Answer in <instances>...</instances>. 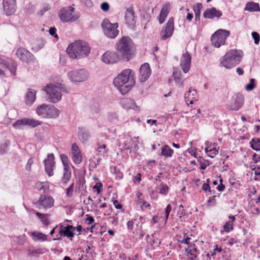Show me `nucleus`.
<instances>
[{"label": "nucleus", "mask_w": 260, "mask_h": 260, "mask_svg": "<svg viewBox=\"0 0 260 260\" xmlns=\"http://www.w3.org/2000/svg\"><path fill=\"white\" fill-rule=\"evenodd\" d=\"M113 83L122 94L127 93L135 84V77L132 70L127 69L122 71L114 79Z\"/></svg>", "instance_id": "f257e3e1"}, {"label": "nucleus", "mask_w": 260, "mask_h": 260, "mask_svg": "<svg viewBox=\"0 0 260 260\" xmlns=\"http://www.w3.org/2000/svg\"><path fill=\"white\" fill-rule=\"evenodd\" d=\"M90 51L87 43L82 40L76 41L70 44L67 49V53L70 57L80 59L86 57Z\"/></svg>", "instance_id": "f03ea898"}, {"label": "nucleus", "mask_w": 260, "mask_h": 260, "mask_svg": "<svg viewBox=\"0 0 260 260\" xmlns=\"http://www.w3.org/2000/svg\"><path fill=\"white\" fill-rule=\"evenodd\" d=\"M242 56L243 52L241 50H230L220 59L219 66L231 69L240 63Z\"/></svg>", "instance_id": "7ed1b4c3"}, {"label": "nucleus", "mask_w": 260, "mask_h": 260, "mask_svg": "<svg viewBox=\"0 0 260 260\" xmlns=\"http://www.w3.org/2000/svg\"><path fill=\"white\" fill-rule=\"evenodd\" d=\"M45 91L49 95L50 101L53 103H58L61 99V92L69 93L70 89L66 88L61 83L50 84L45 87Z\"/></svg>", "instance_id": "20e7f679"}, {"label": "nucleus", "mask_w": 260, "mask_h": 260, "mask_svg": "<svg viewBox=\"0 0 260 260\" xmlns=\"http://www.w3.org/2000/svg\"><path fill=\"white\" fill-rule=\"evenodd\" d=\"M133 42L126 36L122 37L116 44V48L123 59L128 61L132 57Z\"/></svg>", "instance_id": "39448f33"}, {"label": "nucleus", "mask_w": 260, "mask_h": 260, "mask_svg": "<svg viewBox=\"0 0 260 260\" xmlns=\"http://www.w3.org/2000/svg\"><path fill=\"white\" fill-rule=\"evenodd\" d=\"M36 113L41 118L55 119L59 116L60 111L53 105L42 104L37 107Z\"/></svg>", "instance_id": "423d86ee"}, {"label": "nucleus", "mask_w": 260, "mask_h": 260, "mask_svg": "<svg viewBox=\"0 0 260 260\" xmlns=\"http://www.w3.org/2000/svg\"><path fill=\"white\" fill-rule=\"evenodd\" d=\"M59 17L63 22H73L80 17L78 13L75 12V9L72 7H68L61 9L59 12Z\"/></svg>", "instance_id": "0eeeda50"}, {"label": "nucleus", "mask_w": 260, "mask_h": 260, "mask_svg": "<svg viewBox=\"0 0 260 260\" xmlns=\"http://www.w3.org/2000/svg\"><path fill=\"white\" fill-rule=\"evenodd\" d=\"M101 25L104 33L107 37L110 39H114L117 36L119 33L117 29L118 23H112L108 19H104Z\"/></svg>", "instance_id": "6e6552de"}, {"label": "nucleus", "mask_w": 260, "mask_h": 260, "mask_svg": "<svg viewBox=\"0 0 260 260\" xmlns=\"http://www.w3.org/2000/svg\"><path fill=\"white\" fill-rule=\"evenodd\" d=\"M230 35L229 30L220 29L215 32L211 36V41L212 44L216 48L224 45L227 37Z\"/></svg>", "instance_id": "1a4fd4ad"}, {"label": "nucleus", "mask_w": 260, "mask_h": 260, "mask_svg": "<svg viewBox=\"0 0 260 260\" xmlns=\"http://www.w3.org/2000/svg\"><path fill=\"white\" fill-rule=\"evenodd\" d=\"M68 77L72 82H83L87 79L88 73L85 69L72 71L68 73Z\"/></svg>", "instance_id": "9d476101"}, {"label": "nucleus", "mask_w": 260, "mask_h": 260, "mask_svg": "<svg viewBox=\"0 0 260 260\" xmlns=\"http://www.w3.org/2000/svg\"><path fill=\"white\" fill-rule=\"evenodd\" d=\"M54 203V200L51 196L41 194L34 204L39 209H48L53 206Z\"/></svg>", "instance_id": "9b49d317"}, {"label": "nucleus", "mask_w": 260, "mask_h": 260, "mask_svg": "<svg viewBox=\"0 0 260 260\" xmlns=\"http://www.w3.org/2000/svg\"><path fill=\"white\" fill-rule=\"evenodd\" d=\"M174 21L173 17L170 18L166 26L161 30V40H165L172 36L174 29Z\"/></svg>", "instance_id": "f8f14e48"}, {"label": "nucleus", "mask_w": 260, "mask_h": 260, "mask_svg": "<svg viewBox=\"0 0 260 260\" xmlns=\"http://www.w3.org/2000/svg\"><path fill=\"white\" fill-rule=\"evenodd\" d=\"M45 166V170L48 176L53 175V170L55 166L54 156L53 153H49L47 158L43 161Z\"/></svg>", "instance_id": "ddd939ff"}, {"label": "nucleus", "mask_w": 260, "mask_h": 260, "mask_svg": "<svg viewBox=\"0 0 260 260\" xmlns=\"http://www.w3.org/2000/svg\"><path fill=\"white\" fill-rule=\"evenodd\" d=\"M16 55L20 60L26 62L32 60L34 57L33 55L28 50L23 47L17 49Z\"/></svg>", "instance_id": "4468645a"}, {"label": "nucleus", "mask_w": 260, "mask_h": 260, "mask_svg": "<svg viewBox=\"0 0 260 260\" xmlns=\"http://www.w3.org/2000/svg\"><path fill=\"white\" fill-rule=\"evenodd\" d=\"M244 98L241 94H237L235 98L232 99V101L229 106L230 110L238 111L243 105Z\"/></svg>", "instance_id": "2eb2a0df"}, {"label": "nucleus", "mask_w": 260, "mask_h": 260, "mask_svg": "<svg viewBox=\"0 0 260 260\" xmlns=\"http://www.w3.org/2000/svg\"><path fill=\"white\" fill-rule=\"evenodd\" d=\"M3 10L7 15L14 14L16 10V0H3Z\"/></svg>", "instance_id": "dca6fc26"}, {"label": "nucleus", "mask_w": 260, "mask_h": 260, "mask_svg": "<svg viewBox=\"0 0 260 260\" xmlns=\"http://www.w3.org/2000/svg\"><path fill=\"white\" fill-rule=\"evenodd\" d=\"M119 59V55L116 52L107 51L102 56V60L106 63H114Z\"/></svg>", "instance_id": "f3484780"}, {"label": "nucleus", "mask_w": 260, "mask_h": 260, "mask_svg": "<svg viewBox=\"0 0 260 260\" xmlns=\"http://www.w3.org/2000/svg\"><path fill=\"white\" fill-rule=\"evenodd\" d=\"M151 71L149 64L147 63H145L140 67L139 80L141 82H144L149 78Z\"/></svg>", "instance_id": "a211bd4d"}, {"label": "nucleus", "mask_w": 260, "mask_h": 260, "mask_svg": "<svg viewBox=\"0 0 260 260\" xmlns=\"http://www.w3.org/2000/svg\"><path fill=\"white\" fill-rule=\"evenodd\" d=\"M205 144L206 146L205 151L209 157L213 158L218 154L219 148L216 147L217 145L216 143H212L209 141H206Z\"/></svg>", "instance_id": "6ab92c4d"}, {"label": "nucleus", "mask_w": 260, "mask_h": 260, "mask_svg": "<svg viewBox=\"0 0 260 260\" xmlns=\"http://www.w3.org/2000/svg\"><path fill=\"white\" fill-rule=\"evenodd\" d=\"M191 56L188 52H186L182 55L180 66L184 73H186L190 68Z\"/></svg>", "instance_id": "aec40b11"}, {"label": "nucleus", "mask_w": 260, "mask_h": 260, "mask_svg": "<svg viewBox=\"0 0 260 260\" xmlns=\"http://www.w3.org/2000/svg\"><path fill=\"white\" fill-rule=\"evenodd\" d=\"M125 19L126 24L131 28H133L135 26L136 21L135 19L134 11L132 7H130L127 9L125 13Z\"/></svg>", "instance_id": "412c9836"}, {"label": "nucleus", "mask_w": 260, "mask_h": 260, "mask_svg": "<svg viewBox=\"0 0 260 260\" xmlns=\"http://www.w3.org/2000/svg\"><path fill=\"white\" fill-rule=\"evenodd\" d=\"M72 154L73 161L76 164H80L82 161V156L78 146L73 143L72 146Z\"/></svg>", "instance_id": "4be33fe9"}, {"label": "nucleus", "mask_w": 260, "mask_h": 260, "mask_svg": "<svg viewBox=\"0 0 260 260\" xmlns=\"http://www.w3.org/2000/svg\"><path fill=\"white\" fill-rule=\"evenodd\" d=\"M222 15V12L214 7L206 9L203 13V16L206 19H213L215 17L218 18Z\"/></svg>", "instance_id": "5701e85b"}, {"label": "nucleus", "mask_w": 260, "mask_h": 260, "mask_svg": "<svg viewBox=\"0 0 260 260\" xmlns=\"http://www.w3.org/2000/svg\"><path fill=\"white\" fill-rule=\"evenodd\" d=\"M37 91L32 89H28V92L25 96V103L29 106H31L36 99Z\"/></svg>", "instance_id": "b1692460"}, {"label": "nucleus", "mask_w": 260, "mask_h": 260, "mask_svg": "<svg viewBox=\"0 0 260 260\" xmlns=\"http://www.w3.org/2000/svg\"><path fill=\"white\" fill-rule=\"evenodd\" d=\"M170 10V4H166L162 8L158 16V21L160 24H162L167 17Z\"/></svg>", "instance_id": "393cba45"}, {"label": "nucleus", "mask_w": 260, "mask_h": 260, "mask_svg": "<svg viewBox=\"0 0 260 260\" xmlns=\"http://www.w3.org/2000/svg\"><path fill=\"white\" fill-rule=\"evenodd\" d=\"M0 66L2 67H6L9 69L12 74H15L16 67L15 63L13 61L9 62L0 57Z\"/></svg>", "instance_id": "a878e982"}, {"label": "nucleus", "mask_w": 260, "mask_h": 260, "mask_svg": "<svg viewBox=\"0 0 260 260\" xmlns=\"http://www.w3.org/2000/svg\"><path fill=\"white\" fill-rule=\"evenodd\" d=\"M85 179L83 177H80L77 183V190L81 192V195L84 196L86 192V186L85 185Z\"/></svg>", "instance_id": "bb28decb"}, {"label": "nucleus", "mask_w": 260, "mask_h": 260, "mask_svg": "<svg viewBox=\"0 0 260 260\" xmlns=\"http://www.w3.org/2000/svg\"><path fill=\"white\" fill-rule=\"evenodd\" d=\"M122 107L126 109H134L137 107L135 101L129 98H124L121 100L120 102Z\"/></svg>", "instance_id": "cd10ccee"}, {"label": "nucleus", "mask_w": 260, "mask_h": 260, "mask_svg": "<svg viewBox=\"0 0 260 260\" xmlns=\"http://www.w3.org/2000/svg\"><path fill=\"white\" fill-rule=\"evenodd\" d=\"M35 187L38 190L44 193H47L49 191V185L47 182H37Z\"/></svg>", "instance_id": "c85d7f7f"}, {"label": "nucleus", "mask_w": 260, "mask_h": 260, "mask_svg": "<svg viewBox=\"0 0 260 260\" xmlns=\"http://www.w3.org/2000/svg\"><path fill=\"white\" fill-rule=\"evenodd\" d=\"M184 98L186 100V102H189L190 104H192L193 103V100H197V92L196 90L190 88L185 94Z\"/></svg>", "instance_id": "c756f323"}, {"label": "nucleus", "mask_w": 260, "mask_h": 260, "mask_svg": "<svg viewBox=\"0 0 260 260\" xmlns=\"http://www.w3.org/2000/svg\"><path fill=\"white\" fill-rule=\"evenodd\" d=\"M31 237L32 239L35 241L43 242L47 240V238L46 235L38 231L32 232Z\"/></svg>", "instance_id": "7c9ffc66"}, {"label": "nucleus", "mask_w": 260, "mask_h": 260, "mask_svg": "<svg viewBox=\"0 0 260 260\" xmlns=\"http://www.w3.org/2000/svg\"><path fill=\"white\" fill-rule=\"evenodd\" d=\"M75 230V226L73 225H68L64 227V237H67L70 238V240H72V238L75 235L74 233Z\"/></svg>", "instance_id": "2f4dec72"}, {"label": "nucleus", "mask_w": 260, "mask_h": 260, "mask_svg": "<svg viewBox=\"0 0 260 260\" xmlns=\"http://www.w3.org/2000/svg\"><path fill=\"white\" fill-rule=\"evenodd\" d=\"M245 10L249 12H258L260 11V7L258 3L253 2H248L246 5Z\"/></svg>", "instance_id": "473e14b6"}, {"label": "nucleus", "mask_w": 260, "mask_h": 260, "mask_svg": "<svg viewBox=\"0 0 260 260\" xmlns=\"http://www.w3.org/2000/svg\"><path fill=\"white\" fill-rule=\"evenodd\" d=\"M174 153V150L172 149L168 145H165L161 148V155L165 157H171Z\"/></svg>", "instance_id": "72a5a7b5"}, {"label": "nucleus", "mask_w": 260, "mask_h": 260, "mask_svg": "<svg viewBox=\"0 0 260 260\" xmlns=\"http://www.w3.org/2000/svg\"><path fill=\"white\" fill-rule=\"evenodd\" d=\"M78 135L82 142L87 141L90 137L88 131L84 127L79 128Z\"/></svg>", "instance_id": "f704fd0d"}, {"label": "nucleus", "mask_w": 260, "mask_h": 260, "mask_svg": "<svg viewBox=\"0 0 260 260\" xmlns=\"http://www.w3.org/2000/svg\"><path fill=\"white\" fill-rule=\"evenodd\" d=\"M25 124L26 126H28L30 128H35L36 126L41 125L42 124V122L35 119L25 118Z\"/></svg>", "instance_id": "c9c22d12"}, {"label": "nucleus", "mask_w": 260, "mask_h": 260, "mask_svg": "<svg viewBox=\"0 0 260 260\" xmlns=\"http://www.w3.org/2000/svg\"><path fill=\"white\" fill-rule=\"evenodd\" d=\"M71 177V171L70 169H67V170L63 169V176L61 179V183L64 184H66L70 180Z\"/></svg>", "instance_id": "e433bc0d"}, {"label": "nucleus", "mask_w": 260, "mask_h": 260, "mask_svg": "<svg viewBox=\"0 0 260 260\" xmlns=\"http://www.w3.org/2000/svg\"><path fill=\"white\" fill-rule=\"evenodd\" d=\"M202 7V4L200 3H198L196 5L193 6L192 8L195 14V20L196 21L200 20L201 11Z\"/></svg>", "instance_id": "4c0bfd02"}, {"label": "nucleus", "mask_w": 260, "mask_h": 260, "mask_svg": "<svg viewBox=\"0 0 260 260\" xmlns=\"http://www.w3.org/2000/svg\"><path fill=\"white\" fill-rule=\"evenodd\" d=\"M251 148L255 151L260 150V140L253 138L249 142Z\"/></svg>", "instance_id": "58836bf2"}, {"label": "nucleus", "mask_w": 260, "mask_h": 260, "mask_svg": "<svg viewBox=\"0 0 260 260\" xmlns=\"http://www.w3.org/2000/svg\"><path fill=\"white\" fill-rule=\"evenodd\" d=\"M25 126H26L25 118H23L21 119H18L13 124V126L15 129H23Z\"/></svg>", "instance_id": "ea45409f"}, {"label": "nucleus", "mask_w": 260, "mask_h": 260, "mask_svg": "<svg viewBox=\"0 0 260 260\" xmlns=\"http://www.w3.org/2000/svg\"><path fill=\"white\" fill-rule=\"evenodd\" d=\"M233 229V223H232V221H228L225 223L223 226V230H221L220 232L221 234H223L224 232L229 233L230 231H232Z\"/></svg>", "instance_id": "a19ab883"}, {"label": "nucleus", "mask_w": 260, "mask_h": 260, "mask_svg": "<svg viewBox=\"0 0 260 260\" xmlns=\"http://www.w3.org/2000/svg\"><path fill=\"white\" fill-rule=\"evenodd\" d=\"M60 157L63 165V169H70L69 166V160L68 156L65 154H61Z\"/></svg>", "instance_id": "79ce46f5"}, {"label": "nucleus", "mask_w": 260, "mask_h": 260, "mask_svg": "<svg viewBox=\"0 0 260 260\" xmlns=\"http://www.w3.org/2000/svg\"><path fill=\"white\" fill-rule=\"evenodd\" d=\"M44 46V43L43 41H38L32 44L31 49L34 51H38L42 49Z\"/></svg>", "instance_id": "37998d69"}, {"label": "nucleus", "mask_w": 260, "mask_h": 260, "mask_svg": "<svg viewBox=\"0 0 260 260\" xmlns=\"http://www.w3.org/2000/svg\"><path fill=\"white\" fill-rule=\"evenodd\" d=\"M36 214V216L41 219L43 224L48 225L49 224V221L47 218L45 214L41 213L40 212H37Z\"/></svg>", "instance_id": "c03bdc74"}, {"label": "nucleus", "mask_w": 260, "mask_h": 260, "mask_svg": "<svg viewBox=\"0 0 260 260\" xmlns=\"http://www.w3.org/2000/svg\"><path fill=\"white\" fill-rule=\"evenodd\" d=\"M96 150L100 155H103L107 153L108 149L106 148V145L105 144L100 145L98 144Z\"/></svg>", "instance_id": "a18cd8bd"}, {"label": "nucleus", "mask_w": 260, "mask_h": 260, "mask_svg": "<svg viewBox=\"0 0 260 260\" xmlns=\"http://www.w3.org/2000/svg\"><path fill=\"white\" fill-rule=\"evenodd\" d=\"M160 189L159 190V193L164 195L167 194L169 190V186L163 182L160 183Z\"/></svg>", "instance_id": "49530a36"}, {"label": "nucleus", "mask_w": 260, "mask_h": 260, "mask_svg": "<svg viewBox=\"0 0 260 260\" xmlns=\"http://www.w3.org/2000/svg\"><path fill=\"white\" fill-rule=\"evenodd\" d=\"M198 161L200 163V169L201 170H205L209 165L208 161L205 160L202 157H200L198 159Z\"/></svg>", "instance_id": "de8ad7c7"}, {"label": "nucleus", "mask_w": 260, "mask_h": 260, "mask_svg": "<svg viewBox=\"0 0 260 260\" xmlns=\"http://www.w3.org/2000/svg\"><path fill=\"white\" fill-rule=\"evenodd\" d=\"M173 77L174 78V80L175 82L179 85L181 86L183 84V81L180 77L179 74L177 73H173Z\"/></svg>", "instance_id": "09e8293b"}, {"label": "nucleus", "mask_w": 260, "mask_h": 260, "mask_svg": "<svg viewBox=\"0 0 260 260\" xmlns=\"http://www.w3.org/2000/svg\"><path fill=\"white\" fill-rule=\"evenodd\" d=\"M74 189V183H72L70 186L66 189V196L68 197H71L73 194V191Z\"/></svg>", "instance_id": "8fccbe9b"}, {"label": "nucleus", "mask_w": 260, "mask_h": 260, "mask_svg": "<svg viewBox=\"0 0 260 260\" xmlns=\"http://www.w3.org/2000/svg\"><path fill=\"white\" fill-rule=\"evenodd\" d=\"M10 144L9 141L5 142L0 145V153H4L7 152L8 147Z\"/></svg>", "instance_id": "3c124183"}, {"label": "nucleus", "mask_w": 260, "mask_h": 260, "mask_svg": "<svg viewBox=\"0 0 260 260\" xmlns=\"http://www.w3.org/2000/svg\"><path fill=\"white\" fill-rule=\"evenodd\" d=\"M222 251L223 249H222L221 247H219L218 245L216 244L215 245L214 249L212 251H211V256H214L216 255V252L219 253Z\"/></svg>", "instance_id": "603ef678"}, {"label": "nucleus", "mask_w": 260, "mask_h": 260, "mask_svg": "<svg viewBox=\"0 0 260 260\" xmlns=\"http://www.w3.org/2000/svg\"><path fill=\"white\" fill-rule=\"evenodd\" d=\"M254 81L255 80L254 79H250V83L248 84L245 87V89L247 91H251L255 88V86L254 85Z\"/></svg>", "instance_id": "864d4df0"}, {"label": "nucleus", "mask_w": 260, "mask_h": 260, "mask_svg": "<svg viewBox=\"0 0 260 260\" xmlns=\"http://www.w3.org/2000/svg\"><path fill=\"white\" fill-rule=\"evenodd\" d=\"M252 36L254 40V43L255 44H258L260 41V36L259 34L257 32L254 31L252 32Z\"/></svg>", "instance_id": "5fc2aeb1"}, {"label": "nucleus", "mask_w": 260, "mask_h": 260, "mask_svg": "<svg viewBox=\"0 0 260 260\" xmlns=\"http://www.w3.org/2000/svg\"><path fill=\"white\" fill-rule=\"evenodd\" d=\"M172 207L170 204L167 205L166 208H165V219L166 221H167L168 219L169 215L171 211Z\"/></svg>", "instance_id": "6e6d98bb"}, {"label": "nucleus", "mask_w": 260, "mask_h": 260, "mask_svg": "<svg viewBox=\"0 0 260 260\" xmlns=\"http://www.w3.org/2000/svg\"><path fill=\"white\" fill-rule=\"evenodd\" d=\"M108 118L109 120L112 121L115 119L117 120L118 115L116 112H111L108 114Z\"/></svg>", "instance_id": "4d7b16f0"}, {"label": "nucleus", "mask_w": 260, "mask_h": 260, "mask_svg": "<svg viewBox=\"0 0 260 260\" xmlns=\"http://www.w3.org/2000/svg\"><path fill=\"white\" fill-rule=\"evenodd\" d=\"M210 185H209V179H207V183H204L202 186V189L205 192H207L208 190L210 189Z\"/></svg>", "instance_id": "13d9d810"}, {"label": "nucleus", "mask_w": 260, "mask_h": 260, "mask_svg": "<svg viewBox=\"0 0 260 260\" xmlns=\"http://www.w3.org/2000/svg\"><path fill=\"white\" fill-rule=\"evenodd\" d=\"M101 8L103 11L106 12L109 9V5L108 3L104 2L101 5Z\"/></svg>", "instance_id": "bf43d9fd"}, {"label": "nucleus", "mask_w": 260, "mask_h": 260, "mask_svg": "<svg viewBox=\"0 0 260 260\" xmlns=\"http://www.w3.org/2000/svg\"><path fill=\"white\" fill-rule=\"evenodd\" d=\"M33 164V160L31 158L28 159L26 165V169L28 171L30 172L31 171V166Z\"/></svg>", "instance_id": "052dcab7"}, {"label": "nucleus", "mask_w": 260, "mask_h": 260, "mask_svg": "<svg viewBox=\"0 0 260 260\" xmlns=\"http://www.w3.org/2000/svg\"><path fill=\"white\" fill-rule=\"evenodd\" d=\"M192 251V250H189L188 249H185V252H187L188 254H189V256H190V257H189L190 259H193L194 258H196L197 256V255L193 253Z\"/></svg>", "instance_id": "680f3d73"}, {"label": "nucleus", "mask_w": 260, "mask_h": 260, "mask_svg": "<svg viewBox=\"0 0 260 260\" xmlns=\"http://www.w3.org/2000/svg\"><path fill=\"white\" fill-rule=\"evenodd\" d=\"M141 180V174H137L134 177L133 181L135 183H139Z\"/></svg>", "instance_id": "e2e57ef3"}, {"label": "nucleus", "mask_w": 260, "mask_h": 260, "mask_svg": "<svg viewBox=\"0 0 260 260\" xmlns=\"http://www.w3.org/2000/svg\"><path fill=\"white\" fill-rule=\"evenodd\" d=\"M254 171V174L256 176L260 175V167L254 166V168L252 169Z\"/></svg>", "instance_id": "0e129e2a"}, {"label": "nucleus", "mask_w": 260, "mask_h": 260, "mask_svg": "<svg viewBox=\"0 0 260 260\" xmlns=\"http://www.w3.org/2000/svg\"><path fill=\"white\" fill-rule=\"evenodd\" d=\"M113 204L116 209H121L122 208V205L117 200L113 201Z\"/></svg>", "instance_id": "69168bd1"}, {"label": "nucleus", "mask_w": 260, "mask_h": 260, "mask_svg": "<svg viewBox=\"0 0 260 260\" xmlns=\"http://www.w3.org/2000/svg\"><path fill=\"white\" fill-rule=\"evenodd\" d=\"M252 160L255 163L260 161V156L255 153L252 157Z\"/></svg>", "instance_id": "338daca9"}, {"label": "nucleus", "mask_w": 260, "mask_h": 260, "mask_svg": "<svg viewBox=\"0 0 260 260\" xmlns=\"http://www.w3.org/2000/svg\"><path fill=\"white\" fill-rule=\"evenodd\" d=\"M134 221L133 220H129L127 222V227L129 230H132L134 228Z\"/></svg>", "instance_id": "774afa93"}]
</instances>
